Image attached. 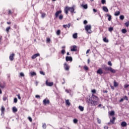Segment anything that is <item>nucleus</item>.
Segmentation results:
<instances>
[{
	"instance_id": "f257e3e1",
	"label": "nucleus",
	"mask_w": 129,
	"mask_h": 129,
	"mask_svg": "<svg viewBox=\"0 0 129 129\" xmlns=\"http://www.w3.org/2000/svg\"><path fill=\"white\" fill-rule=\"evenodd\" d=\"M98 101H99V98L94 95V94H92V97L89 99V104H90L91 106H96L98 105Z\"/></svg>"
},
{
	"instance_id": "f03ea898",
	"label": "nucleus",
	"mask_w": 129,
	"mask_h": 129,
	"mask_svg": "<svg viewBox=\"0 0 129 129\" xmlns=\"http://www.w3.org/2000/svg\"><path fill=\"white\" fill-rule=\"evenodd\" d=\"M75 7L73 6V7H69L68 6H66L64 8V13L66 14V15H68V12H71L72 14H73L74 13V9Z\"/></svg>"
},
{
	"instance_id": "7ed1b4c3",
	"label": "nucleus",
	"mask_w": 129,
	"mask_h": 129,
	"mask_svg": "<svg viewBox=\"0 0 129 129\" xmlns=\"http://www.w3.org/2000/svg\"><path fill=\"white\" fill-rule=\"evenodd\" d=\"M86 31L89 33V34H91L92 31H91V25H87L85 26Z\"/></svg>"
},
{
	"instance_id": "20e7f679",
	"label": "nucleus",
	"mask_w": 129,
	"mask_h": 129,
	"mask_svg": "<svg viewBox=\"0 0 129 129\" xmlns=\"http://www.w3.org/2000/svg\"><path fill=\"white\" fill-rule=\"evenodd\" d=\"M71 51L72 52H75V51H77V46L76 45H74L71 47Z\"/></svg>"
},
{
	"instance_id": "39448f33",
	"label": "nucleus",
	"mask_w": 129,
	"mask_h": 129,
	"mask_svg": "<svg viewBox=\"0 0 129 129\" xmlns=\"http://www.w3.org/2000/svg\"><path fill=\"white\" fill-rule=\"evenodd\" d=\"M46 85L47 86H53L54 83L53 82H48V80H46L45 82Z\"/></svg>"
},
{
	"instance_id": "423d86ee",
	"label": "nucleus",
	"mask_w": 129,
	"mask_h": 129,
	"mask_svg": "<svg viewBox=\"0 0 129 129\" xmlns=\"http://www.w3.org/2000/svg\"><path fill=\"white\" fill-rule=\"evenodd\" d=\"M64 68L65 70H66L67 71H69V69H70V67H69V66L67 64V63H65L64 64Z\"/></svg>"
},
{
	"instance_id": "0eeeda50",
	"label": "nucleus",
	"mask_w": 129,
	"mask_h": 129,
	"mask_svg": "<svg viewBox=\"0 0 129 129\" xmlns=\"http://www.w3.org/2000/svg\"><path fill=\"white\" fill-rule=\"evenodd\" d=\"M66 60L67 62H68V61H70L71 62H72V60H73V59L71 56H66Z\"/></svg>"
},
{
	"instance_id": "6e6552de",
	"label": "nucleus",
	"mask_w": 129,
	"mask_h": 129,
	"mask_svg": "<svg viewBox=\"0 0 129 129\" xmlns=\"http://www.w3.org/2000/svg\"><path fill=\"white\" fill-rule=\"evenodd\" d=\"M39 56H40V53H36L32 55L31 58L32 59H36V58H37V57H39Z\"/></svg>"
},
{
	"instance_id": "1a4fd4ad",
	"label": "nucleus",
	"mask_w": 129,
	"mask_h": 129,
	"mask_svg": "<svg viewBox=\"0 0 129 129\" xmlns=\"http://www.w3.org/2000/svg\"><path fill=\"white\" fill-rule=\"evenodd\" d=\"M49 103H50V101L49 100L44 99L43 100V104H44V105H46V104H49Z\"/></svg>"
},
{
	"instance_id": "9d476101",
	"label": "nucleus",
	"mask_w": 129,
	"mask_h": 129,
	"mask_svg": "<svg viewBox=\"0 0 129 129\" xmlns=\"http://www.w3.org/2000/svg\"><path fill=\"white\" fill-rule=\"evenodd\" d=\"M61 13H62V11H61V10L57 11L55 13V17L58 18V17H59V15H60V14H61Z\"/></svg>"
},
{
	"instance_id": "9b49d317",
	"label": "nucleus",
	"mask_w": 129,
	"mask_h": 129,
	"mask_svg": "<svg viewBox=\"0 0 129 129\" xmlns=\"http://www.w3.org/2000/svg\"><path fill=\"white\" fill-rule=\"evenodd\" d=\"M14 57H15V53H12L9 57L10 60L11 61H13Z\"/></svg>"
},
{
	"instance_id": "f8f14e48",
	"label": "nucleus",
	"mask_w": 129,
	"mask_h": 129,
	"mask_svg": "<svg viewBox=\"0 0 129 129\" xmlns=\"http://www.w3.org/2000/svg\"><path fill=\"white\" fill-rule=\"evenodd\" d=\"M65 101L66 105H68V106H70L71 105V103H70V101H69V100L65 99Z\"/></svg>"
},
{
	"instance_id": "ddd939ff",
	"label": "nucleus",
	"mask_w": 129,
	"mask_h": 129,
	"mask_svg": "<svg viewBox=\"0 0 129 129\" xmlns=\"http://www.w3.org/2000/svg\"><path fill=\"white\" fill-rule=\"evenodd\" d=\"M97 73L98 74H102L103 73V71H102V69H99L97 71Z\"/></svg>"
},
{
	"instance_id": "4468645a",
	"label": "nucleus",
	"mask_w": 129,
	"mask_h": 129,
	"mask_svg": "<svg viewBox=\"0 0 129 129\" xmlns=\"http://www.w3.org/2000/svg\"><path fill=\"white\" fill-rule=\"evenodd\" d=\"M121 126H122L123 127H124V126H126V125H127V124L126 123V122H125V121H123V122H121Z\"/></svg>"
},
{
	"instance_id": "2eb2a0df",
	"label": "nucleus",
	"mask_w": 129,
	"mask_h": 129,
	"mask_svg": "<svg viewBox=\"0 0 129 129\" xmlns=\"http://www.w3.org/2000/svg\"><path fill=\"white\" fill-rule=\"evenodd\" d=\"M81 7L84 8L85 10H87V9H88V6H87V4H86V5L82 4L81 5Z\"/></svg>"
},
{
	"instance_id": "dca6fc26",
	"label": "nucleus",
	"mask_w": 129,
	"mask_h": 129,
	"mask_svg": "<svg viewBox=\"0 0 129 129\" xmlns=\"http://www.w3.org/2000/svg\"><path fill=\"white\" fill-rule=\"evenodd\" d=\"M103 11H104V12H105L106 13H108V9H107V7H106L105 6H103Z\"/></svg>"
},
{
	"instance_id": "f3484780",
	"label": "nucleus",
	"mask_w": 129,
	"mask_h": 129,
	"mask_svg": "<svg viewBox=\"0 0 129 129\" xmlns=\"http://www.w3.org/2000/svg\"><path fill=\"white\" fill-rule=\"evenodd\" d=\"M109 71H110V72H111V73H115L116 72L115 70L112 69L111 67H110Z\"/></svg>"
},
{
	"instance_id": "a211bd4d",
	"label": "nucleus",
	"mask_w": 129,
	"mask_h": 129,
	"mask_svg": "<svg viewBox=\"0 0 129 129\" xmlns=\"http://www.w3.org/2000/svg\"><path fill=\"white\" fill-rule=\"evenodd\" d=\"M70 26H71V24L69 23L68 25H63V27L65 28H68L69 29V28H70Z\"/></svg>"
},
{
	"instance_id": "6ab92c4d",
	"label": "nucleus",
	"mask_w": 129,
	"mask_h": 129,
	"mask_svg": "<svg viewBox=\"0 0 129 129\" xmlns=\"http://www.w3.org/2000/svg\"><path fill=\"white\" fill-rule=\"evenodd\" d=\"M114 120H115V117H112V119H110V122H111L112 124L114 123Z\"/></svg>"
},
{
	"instance_id": "aec40b11",
	"label": "nucleus",
	"mask_w": 129,
	"mask_h": 129,
	"mask_svg": "<svg viewBox=\"0 0 129 129\" xmlns=\"http://www.w3.org/2000/svg\"><path fill=\"white\" fill-rule=\"evenodd\" d=\"M79 109H80L81 111H83V110H84V107L82 106H79Z\"/></svg>"
},
{
	"instance_id": "412c9836",
	"label": "nucleus",
	"mask_w": 129,
	"mask_h": 129,
	"mask_svg": "<svg viewBox=\"0 0 129 129\" xmlns=\"http://www.w3.org/2000/svg\"><path fill=\"white\" fill-rule=\"evenodd\" d=\"M119 15H120V12L119 11H116L114 13V16H119Z\"/></svg>"
},
{
	"instance_id": "4be33fe9",
	"label": "nucleus",
	"mask_w": 129,
	"mask_h": 129,
	"mask_svg": "<svg viewBox=\"0 0 129 129\" xmlns=\"http://www.w3.org/2000/svg\"><path fill=\"white\" fill-rule=\"evenodd\" d=\"M114 86L115 87H117V86H118V83L116 82L115 81H114Z\"/></svg>"
},
{
	"instance_id": "5701e85b",
	"label": "nucleus",
	"mask_w": 129,
	"mask_h": 129,
	"mask_svg": "<svg viewBox=\"0 0 129 129\" xmlns=\"http://www.w3.org/2000/svg\"><path fill=\"white\" fill-rule=\"evenodd\" d=\"M13 112H17V111H18V109H17V107H13Z\"/></svg>"
},
{
	"instance_id": "b1692460",
	"label": "nucleus",
	"mask_w": 129,
	"mask_h": 129,
	"mask_svg": "<svg viewBox=\"0 0 129 129\" xmlns=\"http://www.w3.org/2000/svg\"><path fill=\"white\" fill-rule=\"evenodd\" d=\"M31 76H36L37 75V74H36V72H31L30 73Z\"/></svg>"
},
{
	"instance_id": "393cba45",
	"label": "nucleus",
	"mask_w": 129,
	"mask_h": 129,
	"mask_svg": "<svg viewBox=\"0 0 129 129\" xmlns=\"http://www.w3.org/2000/svg\"><path fill=\"white\" fill-rule=\"evenodd\" d=\"M104 69L106 71H109L110 69V67H105V68Z\"/></svg>"
},
{
	"instance_id": "a878e982",
	"label": "nucleus",
	"mask_w": 129,
	"mask_h": 129,
	"mask_svg": "<svg viewBox=\"0 0 129 129\" xmlns=\"http://www.w3.org/2000/svg\"><path fill=\"white\" fill-rule=\"evenodd\" d=\"M73 37L74 39H77V37H78L77 33L74 34L73 35Z\"/></svg>"
},
{
	"instance_id": "bb28decb",
	"label": "nucleus",
	"mask_w": 129,
	"mask_h": 129,
	"mask_svg": "<svg viewBox=\"0 0 129 129\" xmlns=\"http://www.w3.org/2000/svg\"><path fill=\"white\" fill-rule=\"evenodd\" d=\"M107 16L108 17V21H111V15H109V14H107Z\"/></svg>"
},
{
	"instance_id": "cd10ccee",
	"label": "nucleus",
	"mask_w": 129,
	"mask_h": 129,
	"mask_svg": "<svg viewBox=\"0 0 129 129\" xmlns=\"http://www.w3.org/2000/svg\"><path fill=\"white\" fill-rule=\"evenodd\" d=\"M103 40L105 42V43H108L109 42L108 39H107L106 37L104 38Z\"/></svg>"
},
{
	"instance_id": "c85d7f7f",
	"label": "nucleus",
	"mask_w": 129,
	"mask_h": 129,
	"mask_svg": "<svg viewBox=\"0 0 129 129\" xmlns=\"http://www.w3.org/2000/svg\"><path fill=\"white\" fill-rule=\"evenodd\" d=\"M5 107H4V106H3L2 107V109H1L2 113H4V111H5Z\"/></svg>"
},
{
	"instance_id": "c756f323",
	"label": "nucleus",
	"mask_w": 129,
	"mask_h": 129,
	"mask_svg": "<svg viewBox=\"0 0 129 129\" xmlns=\"http://www.w3.org/2000/svg\"><path fill=\"white\" fill-rule=\"evenodd\" d=\"M109 32H112L113 31V27H110L108 29Z\"/></svg>"
},
{
	"instance_id": "7c9ffc66",
	"label": "nucleus",
	"mask_w": 129,
	"mask_h": 129,
	"mask_svg": "<svg viewBox=\"0 0 129 129\" xmlns=\"http://www.w3.org/2000/svg\"><path fill=\"white\" fill-rule=\"evenodd\" d=\"M60 33H61V31L60 30H58L56 32V35H57V36H59Z\"/></svg>"
},
{
	"instance_id": "2f4dec72",
	"label": "nucleus",
	"mask_w": 129,
	"mask_h": 129,
	"mask_svg": "<svg viewBox=\"0 0 129 129\" xmlns=\"http://www.w3.org/2000/svg\"><path fill=\"white\" fill-rule=\"evenodd\" d=\"M110 115H114V111H111L110 113H109Z\"/></svg>"
},
{
	"instance_id": "473e14b6",
	"label": "nucleus",
	"mask_w": 129,
	"mask_h": 129,
	"mask_svg": "<svg viewBox=\"0 0 129 129\" xmlns=\"http://www.w3.org/2000/svg\"><path fill=\"white\" fill-rule=\"evenodd\" d=\"M122 33L123 34H125V33H126V29H122V31H121Z\"/></svg>"
},
{
	"instance_id": "72a5a7b5",
	"label": "nucleus",
	"mask_w": 129,
	"mask_h": 129,
	"mask_svg": "<svg viewBox=\"0 0 129 129\" xmlns=\"http://www.w3.org/2000/svg\"><path fill=\"white\" fill-rule=\"evenodd\" d=\"M58 19L59 20H63V15H59V16L58 17Z\"/></svg>"
},
{
	"instance_id": "f704fd0d",
	"label": "nucleus",
	"mask_w": 129,
	"mask_h": 129,
	"mask_svg": "<svg viewBox=\"0 0 129 129\" xmlns=\"http://www.w3.org/2000/svg\"><path fill=\"white\" fill-rule=\"evenodd\" d=\"M120 19L122 21L124 19V16L123 15L120 16Z\"/></svg>"
},
{
	"instance_id": "c9c22d12",
	"label": "nucleus",
	"mask_w": 129,
	"mask_h": 129,
	"mask_svg": "<svg viewBox=\"0 0 129 129\" xmlns=\"http://www.w3.org/2000/svg\"><path fill=\"white\" fill-rule=\"evenodd\" d=\"M10 29H11V27H8L6 28V31H7V33H9Z\"/></svg>"
},
{
	"instance_id": "e433bc0d",
	"label": "nucleus",
	"mask_w": 129,
	"mask_h": 129,
	"mask_svg": "<svg viewBox=\"0 0 129 129\" xmlns=\"http://www.w3.org/2000/svg\"><path fill=\"white\" fill-rule=\"evenodd\" d=\"M74 123H77V122H78V119H74L73 120Z\"/></svg>"
},
{
	"instance_id": "4c0bfd02",
	"label": "nucleus",
	"mask_w": 129,
	"mask_h": 129,
	"mask_svg": "<svg viewBox=\"0 0 129 129\" xmlns=\"http://www.w3.org/2000/svg\"><path fill=\"white\" fill-rule=\"evenodd\" d=\"M84 69L85 70H86V71L88 70V69H89L88 67H87V66H85L84 67Z\"/></svg>"
},
{
	"instance_id": "58836bf2",
	"label": "nucleus",
	"mask_w": 129,
	"mask_h": 129,
	"mask_svg": "<svg viewBox=\"0 0 129 129\" xmlns=\"http://www.w3.org/2000/svg\"><path fill=\"white\" fill-rule=\"evenodd\" d=\"M7 99H8V97H7L6 96H4L3 97V100H4V101H6V100H7Z\"/></svg>"
},
{
	"instance_id": "ea45409f",
	"label": "nucleus",
	"mask_w": 129,
	"mask_h": 129,
	"mask_svg": "<svg viewBox=\"0 0 129 129\" xmlns=\"http://www.w3.org/2000/svg\"><path fill=\"white\" fill-rule=\"evenodd\" d=\"M41 17H42V18H45V17H46V14H45V13H42V14H41Z\"/></svg>"
},
{
	"instance_id": "a19ab883",
	"label": "nucleus",
	"mask_w": 129,
	"mask_h": 129,
	"mask_svg": "<svg viewBox=\"0 0 129 129\" xmlns=\"http://www.w3.org/2000/svg\"><path fill=\"white\" fill-rule=\"evenodd\" d=\"M0 87H1V88H5V87H6V85L0 84Z\"/></svg>"
},
{
	"instance_id": "79ce46f5",
	"label": "nucleus",
	"mask_w": 129,
	"mask_h": 129,
	"mask_svg": "<svg viewBox=\"0 0 129 129\" xmlns=\"http://www.w3.org/2000/svg\"><path fill=\"white\" fill-rule=\"evenodd\" d=\"M106 1L101 0V3L102 4V5H104V4H106Z\"/></svg>"
},
{
	"instance_id": "37998d69",
	"label": "nucleus",
	"mask_w": 129,
	"mask_h": 129,
	"mask_svg": "<svg viewBox=\"0 0 129 129\" xmlns=\"http://www.w3.org/2000/svg\"><path fill=\"white\" fill-rule=\"evenodd\" d=\"M108 65H109V66H112V63H111V61H109L108 62Z\"/></svg>"
},
{
	"instance_id": "c03bdc74",
	"label": "nucleus",
	"mask_w": 129,
	"mask_h": 129,
	"mask_svg": "<svg viewBox=\"0 0 129 129\" xmlns=\"http://www.w3.org/2000/svg\"><path fill=\"white\" fill-rule=\"evenodd\" d=\"M125 26H126V27H128L129 26V22H126L125 23Z\"/></svg>"
},
{
	"instance_id": "a18cd8bd",
	"label": "nucleus",
	"mask_w": 129,
	"mask_h": 129,
	"mask_svg": "<svg viewBox=\"0 0 129 129\" xmlns=\"http://www.w3.org/2000/svg\"><path fill=\"white\" fill-rule=\"evenodd\" d=\"M124 88H127L128 87H129V84H128V85H127V84H125V85H124Z\"/></svg>"
},
{
	"instance_id": "49530a36",
	"label": "nucleus",
	"mask_w": 129,
	"mask_h": 129,
	"mask_svg": "<svg viewBox=\"0 0 129 129\" xmlns=\"http://www.w3.org/2000/svg\"><path fill=\"white\" fill-rule=\"evenodd\" d=\"M43 128H46V125L45 123H43V125H42Z\"/></svg>"
},
{
	"instance_id": "de8ad7c7",
	"label": "nucleus",
	"mask_w": 129,
	"mask_h": 129,
	"mask_svg": "<svg viewBox=\"0 0 129 129\" xmlns=\"http://www.w3.org/2000/svg\"><path fill=\"white\" fill-rule=\"evenodd\" d=\"M14 102L15 103H17V102H18V99H17V98H14Z\"/></svg>"
},
{
	"instance_id": "09e8293b",
	"label": "nucleus",
	"mask_w": 129,
	"mask_h": 129,
	"mask_svg": "<svg viewBox=\"0 0 129 129\" xmlns=\"http://www.w3.org/2000/svg\"><path fill=\"white\" fill-rule=\"evenodd\" d=\"M61 54H62V55H64V54H65V50L62 49L61 50Z\"/></svg>"
},
{
	"instance_id": "8fccbe9b",
	"label": "nucleus",
	"mask_w": 129,
	"mask_h": 129,
	"mask_svg": "<svg viewBox=\"0 0 129 129\" xmlns=\"http://www.w3.org/2000/svg\"><path fill=\"white\" fill-rule=\"evenodd\" d=\"M28 119L29 121H30L31 122H32V121H33V120L32 119V117H29Z\"/></svg>"
},
{
	"instance_id": "3c124183",
	"label": "nucleus",
	"mask_w": 129,
	"mask_h": 129,
	"mask_svg": "<svg viewBox=\"0 0 129 129\" xmlns=\"http://www.w3.org/2000/svg\"><path fill=\"white\" fill-rule=\"evenodd\" d=\"M92 93H96V90L95 89H93L92 90Z\"/></svg>"
},
{
	"instance_id": "603ef678",
	"label": "nucleus",
	"mask_w": 129,
	"mask_h": 129,
	"mask_svg": "<svg viewBox=\"0 0 129 129\" xmlns=\"http://www.w3.org/2000/svg\"><path fill=\"white\" fill-rule=\"evenodd\" d=\"M20 76H22V77H24V76H25V75L23 73H20Z\"/></svg>"
},
{
	"instance_id": "864d4df0",
	"label": "nucleus",
	"mask_w": 129,
	"mask_h": 129,
	"mask_svg": "<svg viewBox=\"0 0 129 129\" xmlns=\"http://www.w3.org/2000/svg\"><path fill=\"white\" fill-rule=\"evenodd\" d=\"M50 41H51V39L50 38H48L47 39V43L50 42Z\"/></svg>"
},
{
	"instance_id": "5fc2aeb1",
	"label": "nucleus",
	"mask_w": 129,
	"mask_h": 129,
	"mask_svg": "<svg viewBox=\"0 0 129 129\" xmlns=\"http://www.w3.org/2000/svg\"><path fill=\"white\" fill-rule=\"evenodd\" d=\"M35 97H36V98H40L41 97V96H40V95H36L35 96Z\"/></svg>"
},
{
	"instance_id": "6e6d98bb",
	"label": "nucleus",
	"mask_w": 129,
	"mask_h": 129,
	"mask_svg": "<svg viewBox=\"0 0 129 129\" xmlns=\"http://www.w3.org/2000/svg\"><path fill=\"white\" fill-rule=\"evenodd\" d=\"M40 74H41L42 75H45V73H44V72H42L40 71Z\"/></svg>"
},
{
	"instance_id": "4d7b16f0",
	"label": "nucleus",
	"mask_w": 129,
	"mask_h": 129,
	"mask_svg": "<svg viewBox=\"0 0 129 129\" xmlns=\"http://www.w3.org/2000/svg\"><path fill=\"white\" fill-rule=\"evenodd\" d=\"M98 123H101V120L99 118H97Z\"/></svg>"
},
{
	"instance_id": "13d9d810",
	"label": "nucleus",
	"mask_w": 129,
	"mask_h": 129,
	"mask_svg": "<svg viewBox=\"0 0 129 129\" xmlns=\"http://www.w3.org/2000/svg\"><path fill=\"white\" fill-rule=\"evenodd\" d=\"M124 99H125L126 100H128V98H127V97L126 96H125L124 97Z\"/></svg>"
},
{
	"instance_id": "bf43d9fd",
	"label": "nucleus",
	"mask_w": 129,
	"mask_h": 129,
	"mask_svg": "<svg viewBox=\"0 0 129 129\" xmlns=\"http://www.w3.org/2000/svg\"><path fill=\"white\" fill-rule=\"evenodd\" d=\"M12 14H13V13H12V11H11V10H9V11L8 14H9V15H12Z\"/></svg>"
},
{
	"instance_id": "052dcab7",
	"label": "nucleus",
	"mask_w": 129,
	"mask_h": 129,
	"mask_svg": "<svg viewBox=\"0 0 129 129\" xmlns=\"http://www.w3.org/2000/svg\"><path fill=\"white\" fill-rule=\"evenodd\" d=\"M87 23H88V22H87L86 20H85V21H84V24L85 25H86V24H87Z\"/></svg>"
},
{
	"instance_id": "680f3d73",
	"label": "nucleus",
	"mask_w": 129,
	"mask_h": 129,
	"mask_svg": "<svg viewBox=\"0 0 129 129\" xmlns=\"http://www.w3.org/2000/svg\"><path fill=\"white\" fill-rule=\"evenodd\" d=\"M17 96L19 99H21V96L20 95V94L17 95Z\"/></svg>"
},
{
	"instance_id": "e2e57ef3",
	"label": "nucleus",
	"mask_w": 129,
	"mask_h": 129,
	"mask_svg": "<svg viewBox=\"0 0 129 129\" xmlns=\"http://www.w3.org/2000/svg\"><path fill=\"white\" fill-rule=\"evenodd\" d=\"M93 12H94V13H96V12H97V10H96L95 9H93Z\"/></svg>"
},
{
	"instance_id": "0e129e2a",
	"label": "nucleus",
	"mask_w": 129,
	"mask_h": 129,
	"mask_svg": "<svg viewBox=\"0 0 129 129\" xmlns=\"http://www.w3.org/2000/svg\"><path fill=\"white\" fill-rule=\"evenodd\" d=\"M90 51V49H88L86 51V54H88V53H89Z\"/></svg>"
},
{
	"instance_id": "69168bd1",
	"label": "nucleus",
	"mask_w": 129,
	"mask_h": 129,
	"mask_svg": "<svg viewBox=\"0 0 129 129\" xmlns=\"http://www.w3.org/2000/svg\"><path fill=\"white\" fill-rule=\"evenodd\" d=\"M102 106V105H101V104H99V105L98 106V107H101V106Z\"/></svg>"
},
{
	"instance_id": "338daca9",
	"label": "nucleus",
	"mask_w": 129,
	"mask_h": 129,
	"mask_svg": "<svg viewBox=\"0 0 129 129\" xmlns=\"http://www.w3.org/2000/svg\"><path fill=\"white\" fill-rule=\"evenodd\" d=\"M104 129H108V127H107V126H105L104 127Z\"/></svg>"
},
{
	"instance_id": "774afa93",
	"label": "nucleus",
	"mask_w": 129,
	"mask_h": 129,
	"mask_svg": "<svg viewBox=\"0 0 129 129\" xmlns=\"http://www.w3.org/2000/svg\"><path fill=\"white\" fill-rule=\"evenodd\" d=\"M122 101H123V99L122 98L120 100V102H122Z\"/></svg>"
}]
</instances>
